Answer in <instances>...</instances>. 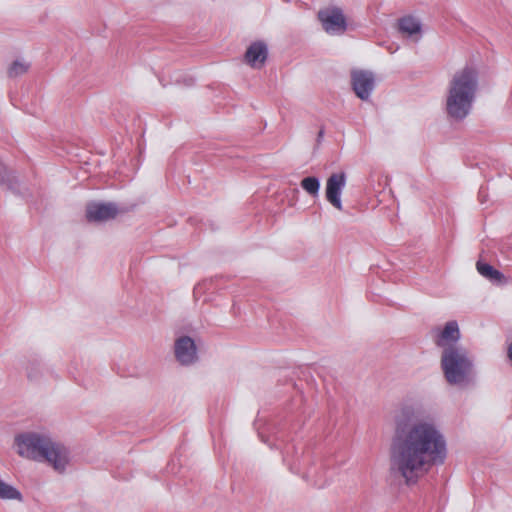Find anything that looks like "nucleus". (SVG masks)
<instances>
[{
    "label": "nucleus",
    "instance_id": "1",
    "mask_svg": "<svg viewBox=\"0 0 512 512\" xmlns=\"http://www.w3.org/2000/svg\"><path fill=\"white\" fill-rule=\"evenodd\" d=\"M423 414L422 404L412 398L403 399L392 413L390 469L407 485L416 484L432 468L444 465L448 457L443 430Z\"/></svg>",
    "mask_w": 512,
    "mask_h": 512
},
{
    "label": "nucleus",
    "instance_id": "2",
    "mask_svg": "<svg viewBox=\"0 0 512 512\" xmlns=\"http://www.w3.org/2000/svg\"><path fill=\"white\" fill-rule=\"evenodd\" d=\"M17 453L24 458L48 462L56 471H65L70 461L69 449L46 433L24 432L15 437Z\"/></svg>",
    "mask_w": 512,
    "mask_h": 512
},
{
    "label": "nucleus",
    "instance_id": "3",
    "mask_svg": "<svg viewBox=\"0 0 512 512\" xmlns=\"http://www.w3.org/2000/svg\"><path fill=\"white\" fill-rule=\"evenodd\" d=\"M479 86L478 72L472 66H465L455 72L451 78L445 111L453 121H463L472 111Z\"/></svg>",
    "mask_w": 512,
    "mask_h": 512
},
{
    "label": "nucleus",
    "instance_id": "4",
    "mask_svg": "<svg viewBox=\"0 0 512 512\" xmlns=\"http://www.w3.org/2000/svg\"><path fill=\"white\" fill-rule=\"evenodd\" d=\"M479 86L478 72L472 66H465L455 72L451 78L445 111L453 121H463L472 111Z\"/></svg>",
    "mask_w": 512,
    "mask_h": 512
},
{
    "label": "nucleus",
    "instance_id": "5",
    "mask_svg": "<svg viewBox=\"0 0 512 512\" xmlns=\"http://www.w3.org/2000/svg\"><path fill=\"white\" fill-rule=\"evenodd\" d=\"M440 367L446 382L458 388L470 386L476 377L474 359L466 347L441 353Z\"/></svg>",
    "mask_w": 512,
    "mask_h": 512
},
{
    "label": "nucleus",
    "instance_id": "6",
    "mask_svg": "<svg viewBox=\"0 0 512 512\" xmlns=\"http://www.w3.org/2000/svg\"><path fill=\"white\" fill-rule=\"evenodd\" d=\"M317 17L323 30L328 35H343L348 28L346 16L340 7L328 6L320 9L317 13Z\"/></svg>",
    "mask_w": 512,
    "mask_h": 512
},
{
    "label": "nucleus",
    "instance_id": "7",
    "mask_svg": "<svg viewBox=\"0 0 512 512\" xmlns=\"http://www.w3.org/2000/svg\"><path fill=\"white\" fill-rule=\"evenodd\" d=\"M433 338L434 344L441 349V353L449 351L451 348L464 347L460 343L461 332L456 320L446 322L442 328H435L433 330Z\"/></svg>",
    "mask_w": 512,
    "mask_h": 512
},
{
    "label": "nucleus",
    "instance_id": "8",
    "mask_svg": "<svg viewBox=\"0 0 512 512\" xmlns=\"http://www.w3.org/2000/svg\"><path fill=\"white\" fill-rule=\"evenodd\" d=\"M350 83L359 99L369 101L376 87V77L370 70L353 69L350 73Z\"/></svg>",
    "mask_w": 512,
    "mask_h": 512
},
{
    "label": "nucleus",
    "instance_id": "9",
    "mask_svg": "<svg viewBox=\"0 0 512 512\" xmlns=\"http://www.w3.org/2000/svg\"><path fill=\"white\" fill-rule=\"evenodd\" d=\"M175 359L181 366L189 367L199 360L198 349L194 339L183 335L174 342Z\"/></svg>",
    "mask_w": 512,
    "mask_h": 512
},
{
    "label": "nucleus",
    "instance_id": "10",
    "mask_svg": "<svg viewBox=\"0 0 512 512\" xmlns=\"http://www.w3.org/2000/svg\"><path fill=\"white\" fill-rule=\"evenodd\" d=\"M119 209L112 202H91L86 206V218L89 222H106L118 215Z\"/></svg>",
    "mask_w": 512,
    "mask_h": 512
},
{
    "label": "nucleus",
    "instance_id": "11",
    "mask_svg": "<svg viewBox=\"0 0 512 512\" xmlns=\"http://www.w3.org/2000/svg\"><path fill=\"white\" fill-rule=\"evenodd\" d=\"M346 174L344 172L331 174L326 181V199L336 209L343 210L341 195L346 186Z\"/></svg>",
    "mask_w": 512,
    "mask_h": 512
},
{
    "label": "nucleus",
    "instance_id": "12",
    "mask_svg": "<svg viewBox=\"0 0 512 512\" xmlns=\"http://www.w3.org/2000/svg\"><path fill=\"white\" fill-rule=\"evenodd\" d=\"M268 56V47L262 41L253 42L245 53L246 62L253 68L264 65Z\"/></svg>",
    "mask_w": 512,
    "mask_h": 512
},
{
    "label": "nucleus",
    "instance_id": "13",
    "mask_svg": "<svg viewBox=\"0 0 512 512\" xmlns=\"http://www.w3.org/2000/svg\"><path fill=\"white\" fill-rule=\"evenodd\" d=\"M399 31L408 37H416V41L421 38V22L413 16H404L398 21Z\"/></svg>",
    "mask_w": 512,
    "mask_h": 512
},
{
    "label": "nucleus",
    "instance_id": "14",
    "mask_svg": "<svg viewBox=\"0 0 512 512\" xmlns=\"http://www.w3.org/2000/svg\"><path fill=\"white\" fill-rule=\"evenodd\" d=\"M478 273L493 283H499L504 279V275L492 265L478 261L476 264Z\"/></svg>",
    "mask_w": 512,
    "mask_h": 512
},
{
    "label": "nucleus",
    "instance_id": "15",
    "mask_svg": "<svg viewBox=\"0 0 512 512\" xmlns=\"http://www.w3.org/2000/svg\"><path fill=\"white\" fill-rule=\"evenodd\" d=\"M0 499L22 501V493L13 485L0 479Z\"/></svg>",
    "mask_w": 512,
    "mask_h": 512
},
{
    "label": "nucleus",
    "instance_id": "16",
    "mask_svg": "<svg viewBox=\"0 0 512 512\" xmlns=\"http://www.w3.org/2000/svg\"><path fill=\"white\" fill-rule=\"evenodd\" d=\"M30 68V63L24 59L14 60L8 67L7 74L10 78H17L24 75Z\"/></svg>",
    "mask_w": 512,
    "mask_h": 512
},
{
    "label": "nucleus",
    "instance_id": "17",
    "mask_svg": "<svg viewBox=\"0 0 512 512\" xmlns=\"http://www.w3.org/2000/svg\"><path fill=\"white\" fill-rule=\"evenodd\" d=\"M0 185L6 186L10 190H14L17 187L15 175L3 163H0Z\"/></svg>",
    "mask_w": 512,
    "mask_h": 512
},
{
    "label": "nucleus",
    "instance_id": "18",
    "mask_svg": "<svg viewBox=\"0 0 512 512\" xmlns=\"http://www.w3.org/2000/svg\"><path fill=\"white\" fill-rule=\"evenodd\" d=\"M300 185L309 195L313 197L318 196L320 190V179L318 177H305L301 180Z\"/></svg>",
    "mask_w": 512,
    "mask_h": 512
},
{
    "label": "nucleus",
    "instance_id": "19",
    "mask_svg": "<svg viewBox=\"0 0 512 512\" xmlns=\"http://www.w3.org/2000/svg\"><path fill=\"white\" fill-rule=\"evenodd\" d=\"M42 367V362L39 359H33L28 362L26 366V373L29 379L34 380L37 379L40 375Z\"/></svg>",
    "mask_w": 512,
    "mask_h": 512
},
{
    "label": "nucleus",
    "instance_id": "20",
    "mask_svg": "<svg viewBox=\"0 0 512 512\" xmlns=\"http://www.w3.org/2000/svg\"><path fill=\"white\" fill-rule=\"evenodd\" d=\"M303 477L307 480L313 481V484L318 488H323L327 484L326 479H322V475L312 471L311 469L307 470Z\"/></svg>",
    "mask_w": 512,
    "mask_h": 512
},
{
    "label": "nucleus",
    "instance_id": "21",
    "mask_svg": "<svg viewBox=\"0 0 512 512\" xmlns=\"http://www.w3.org/2000/svg\"><path fill=\"white\" fill-rule=\"evenodd\" d=\"M283 460H284V462L288 463L290 471L293 473H296V474L300 473L301 470L304 469L305 462H306V460L303 457L301 459L297 457L291 463L288 462V459L286 456L283 457Z\"/></svg>",
    "mask_w": 512,
    "mask_h": 512
},
{
    "label": "nucleus",
    "instance_id": "22",
    "mask_svg": "<svg viewBox=\"0 0 512 512\" xmlns=\"http://www.w3.org/2000/svg\"><path fill=\"white\" fill-rule=\"evenodd\" d=\"M211 284H212V280H205L201 283H198L194 287V295L197 296V295L201 294L205 289H208Z\"/></svg>",
    "mask_w": 512,
    "mask_h": 512
},
{
    "label": "nucleus",
    "instance_id": "23",
    "mask_svg": "<svg viewBox=\"0 0 512 512\" xmlns=\"http://www.w3.org/2000/svg\"><path fill=\"white\" fill-rule=\"evenodd\" d=\"M478 196H479L480 202L485 203L487 195H486V191L483 187H481L479 189Z\"/></svg>",
    "mask_w": 512,
    "mask_h": 512
},
{
    "label": "nucleus",
    "instance_id": "24",
    "mask_svg": "<svg viewBox=\"0 0 512 512\" xmlns=\"http://www.w3.org/2000/svg\"><path fill=\"white\" fill-rule=\"evenodd\" d=\"M508 357L512 362V343L508 347Z\"/></svg>",
    "mask_w": 512,
    "mask_h": 512
},
{
    "label": "nucleus",
    "instance_id": "25",
    "mask_svg": "<svg viewBox=\"0 0 512 512\" xmlns=\"http://www.w3.org/2000/svg\"><path fill=\"white\" fill-rule=\"evenodd\" d=\"M323 136H324V130H323V129H321V130L319 131V133H318V141H320V140L323 138Z\"/></svg>",
    "mask_w": 512,
    "mask_h": 512
}]
</instances>
